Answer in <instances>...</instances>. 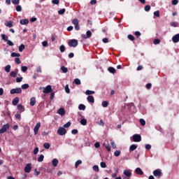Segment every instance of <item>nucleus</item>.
<instances>
[{
    "instance_id": "obj_62",
    "label": "nucleus",
    "mask_w": 179,
    "mask_h": 179,
    "mask_svg": "<svg viewBox=\"0 0 179 179\" xmlns=\"http://www.w3.org/2000/svg\"><path fill=\"white\" fill-rule=\"evenodd\" d=\"M54 97H55V93H54V92L52 91L50 92V99L52 100Z\"/></svg>"
},
{
    "instance_id": "obj_36",
    "label": "nucleus",
    "mask_w": 179,
    "mask_h": 179,
    "mask_svg": "<svg viewBox=\"0 0 179 179\" xmlns=\"http://www.w3.org/2000/svg\"><path fill=\"white\" fill-rule=\"evenodd\" d=\"M61 69H62L63 73H66V72H68V68H66V67H65L64 66H62L61 67Z\"/></svg>"
},
{
    "instance_id": "obj_59",
    "label": "nucleus",
    "mask_w": 179,
    "mask_h": 179,
    "mask_svg": "<svg viewBox=\"0 0 179 179\" xmlns=\"http://www.w3.org/2000/svg\"><path fill=\"white\" fill-rule=\"evenodd\" d=\"M7 44H8V45H10V47H13V45H14V43H13V42H12L11 41H7Z\"/></svg>"
},
{
    "instance_id": "obj_11",
    "label": "nucleus",
    "mask_w": 179,
    "mask_h": 179,
    "mask_svg": "<svg viewBox=\"0 0 179 179\" xmlns=\"http://www.w3.org/2000/svg\"><path fill=\"white\" fill-rule=\"evenodd\" d=\"M90 37H92V31H87V32H86V34H83L82 35V38H90Z\"/></svg>"
},
{
    "instance_id": "obj_57",
    "label": "nucleus",
    "mask_w": 179,
    "mask_h": 179,
    "mask_svg": "<svg viewBox=\"0 0 179 179\" xmlns=\"http://www.w3.org/2000/svg\"><path fill=\"white\" fill-rule=\"evenodd\" d=\"M22 89L26 90L29 89V84H24L22 85Z\"/></svg>"
},
{
    "instance_id": "obj_13",
    "label": "nucleus",
    "mask_w": 179,
    "mask_h": 179,
    "mask_svg": "<svg viewBox=\"0 0 179 179\" xmlns=\"http://www.w3.org/2000/svg\"><path fill=\"white\" fill-rule=\"evenodd\" d=\"M173 43H178L179 41V34H176L172 37Z\"/></svg>"
},
{
    "instance_id": "obj_12",
    "label": "nucleus",
    "mask_w": 179,
    "mask_h": 179,
    "mask_svg": "<svg viewBox=\"0 0 179 179\" xmlns=\"http://www.w3.org/2000/svg\"><path fill=\"white\" fill-rule=\"evenodd\" d=\"M17 108L18 111H20V113H24V111L26 110L24 106H23V105H22L20 103L17 105Z\"/></svg>"
},
{
    "instance_id": "obj_24",
    "label": "nucleus",
    "mask_w": 179,
    "mask_h": 179,
    "mask_svg": "<svg viewBox=\"0 0 179 179\" xmlns=\"http://www.w3.org/2000/svg\"><path fill=\"white\" fill-rule=\"evenodd\" d=\"M25 48V46L24 44H21L20 46H19V48H18V50L20 52H23V50H24Z\"/></svg>"
},
{
    "instance_id": "obj_47",
    "label": "nucleus",
    "mask_w": 179,
    "mask_h": 179,
    "mask_svg": "<svg viewBox=\"0 0 179 179\" xmlns=\"http://www.w3.org/2000/svg\"><path fill=\"white\" fill-rule=\"evenodd\" d=\"M100 165L102 169H106V167H107V164L104 162H101Z\"/></svg>"
},
{
    "instance_id": "obj_53",
    "label": "nucleus",
    "mask_w": 179,
    "mask_h": 179,
    "mask_svg": "<svg viewBox=\"0 0 179 179\" xmlns=\"http://www.w3.org/2000/svg\"><path fill=\"white\" fill-rule=\"evenodd\" d=\"M146 89H148V90H150V89H152V83H148L145 85Z\"/></svg>"
},
{
    "instance_id": "obj_15",
    "label": "nucleus",
    "mask_w": 179,
    "mask_h": 179,
    "mask_svg": "<svg viewBox=\"0 0 179 179\" xmlns=\"http://www.w3.org/2000/svg\"><path fill=\"white\" fill-rule=\"evenodd\" d=\"M17 72H19V70L17 69H15V71H11L10 76H11V78H16V76H17Z\"/></svg>"
},
{
    "instance_id": "obj_23",
    "label": "nucleus",
    "mask_w": 179,
    "mask_h": 179,
    "mask_svg": "<svg viewBox=\"0 0 179 179\" xmlns=\"http://www.w3.org/2000/svg\"><path fill=\"white\" fill-rule=\"evenodd\" d=\"M5 26L7 27H13V21H9L6 24H5Z\"/></svg>"
},
{
    "instance_id": "obj_6",
    "label": "nucleus",
    "mask_w": 179,
    "mask_h": 179,
    "mask_svg": "<svg viewBox=\"0 0 179 179\" xmlns=\"http://www.w3.org/2000/svg\"><path fill=\"white\" fill-rule=\"evenodd\" d=\"M10 94H20V93H22V88H15L12 89L10 91Z\"/></svg>"
},
{
    "instance_id": "obj_61",
    "label": "nucleus",
    "mask_w": 179,
    "mask_h": 179,
    "mask_svg": "<svg viewBox=\"0 0 179 179\" xmlns=\"http://www.w3.org/2000/svg\"><path fill=\"white\" fill-rule=\"evenodd\" d=\"M154 16H157V17H159L160 16V13L159 12V10L154 12Z\"/></svg>"
},
{
    "instance_id": "obj_38",
    "label": "nucleus",
    "mask_w": 179,
    "mask_h": 179,
    "mask_svg": "<svg viewBox=\"0 0 179 179\" xmlns=\"http://www.w3.org/2000/svg\"><path fill=\"white\" fill-rule=\"evenodd\" d=\"M102 107H108V102L107 101H103L101 103Z\"/></svg>"
},
{
    "instance_id": "obj_26",
    "label": "nucleus",
    "mask_w": 179,
    "mask_h": 179,
    "mask_svg": "<svg viewBox=\"0 0 179 179\" xmlns=\"http://www.w3.org/2000/svg\"><path fill=\"white\" fill-rule=\"evenodd\" d=\"M108 71L110 73H115V69L114 67H108Z\"/></svg>"
},
{
    "instance_id": "obj_52",
    "label": "nucleus",
    "mask_w": 179,
    "mask_h": 179,
    "mask_svg": "<svg viewBox=\"0 0 179 179\" xmlns=\"http://www.w3.org/2000/svg\"><path fill=\"white\" fill-rule=\"evenodd\" d=\"M140 124L141 125L144 126V125H146V122L143 119H140Z\"/></svg>"
},
{
    "instance_id": "obj_44",
    "label": "nucleus",
    "mask_w": 179,
    "mask_h": 179,
    "mask_svg": "<svg viewBox=\"0 0 179 179\" xmlns=\"http://www.w3.org/2000/svg\"><path fill=\"white\" fill-rule=\"evenodd\" d=\"M103 146H105V148L108 150V152H111V148L110 147V145L103 144Z\"/></svg>"
},
{
    "instance_id": "obj_63",
    "label": "nucleus",
    "mask_w": 179,
    "mask_h": 179,
    "mask_svg": "<svg viewBox=\"0 0 179 179\" xmlns=\"http://www.w3.org/2000/svg\"><path fill=\"white\" fill-rule=\"evenodd\" d=\"M145 149L147 150H150V149H152V145H150V144L145 145Z\"/></svg>"
},
{
    "instance_id": "obj_49",
    "label": "nucleus",
    "mask_w": 179,
    "mask_h": 179,
    "mask_svg": "<svg viewBox=\"0 0 179 179\" xmlns=\"http://www.w3.org/2000/svg\"><path fill=\"white\" fill-rule=\"evenodd\" d=\"M93 170H94V171H96V173H99V166H97V165H94V166H93Z\"/></svg>"
},
{
    "instance_id": "obj_58",
    "label": "nucleus",
    "mask_w": 179,
    "mask_h": 179,
    "mask_svg": "<svg viewBox=\"0 0 179 179\" xmlns=\"http://www.w3.org/2000/svg\"><path fill=\"white\" fill-rule=\"evenodd\" d=\"M15 62H16V64H21V61H20V59L19 57H16L15 59Z\"/></svg>"
},
{
    "instance_id": "obj_21",
    "label": "nucleus",
    "mask_w": 179,
    "mask_h": 179,
    "mask_svg": "<svg viewBox=\"0 0 179 179\" xmlns=\"http://www.w3.org/2000/svg\"><path fill=\"white\" fill-rule=\"evenodd\" d=\"M136 174H138V176H143V171L141 168H136Z\"/></svg>"
},
{
    "instance_id": "obj_29",
    "label": "nucleus",
    "mask_w": 179,
    "mask_h": 179,
    "mask_svg": "<svg viewBox=\"0 0 179 179\" xmlns=\"http://www.w3.org/2000/svg\"><path fill=\"white\" fill-rule=\"evenodd\" d=\"M1 36L2 40H3L4 41L7 42V41H8L9 38L6 35L3 34Z\"/></svg>"
},
{
    "instance_id": "obj_27",
    "label": "nucleus",
    "mask_w": 179,
    "mask_h": 179,
    "mask_svg": "<svg viewBox=\"0 0 179 179\" xmlns=\"http://www.w3.org/2000/svg\"><path fill=\"white\" fill-rule=\"evenodd\" d=\"M80 123L81 125H87V120L86 119H81Z\"/></svg>"
},
{
    "instance_id": "obj_34",
    "label": "nucleus",
    "mask_w": 179,
    "mask_h": 179,
    "mask_svg": "<svg viewBox=\"0 0 179 179\" xmlns=\"http://www.w3.org/2000/svg\"><path fill=\"white\" fill-rule=\"evenodd\" d=\"M13 5H19L20 3V0H11Z\"/></svg>"
},
{
    "instance_id": "obj_9",
    "label": "nucleus",
    "mask_w": 179,
    "mask_h": 179,
    "mask_svg": "<svg viewBox=\"0 0 179 179\" xmlns=\"http://www.w3.org/2000/svg\"><path fill=\"white\" fill-rule=\"evenodd\" d=\"M153 174L155 177H158L159 178V177H162V170L156 169L153 171Z\"/></svg>"
},
{
    "instance_id": "obj_32",
    "label": "nucleus",
    "mask_w": 179,
    "mask_h": 179,
    "mask_svg": "<svg viewBox=\"0 0 179 179\" xmlns=\"http://www.w3.org/2000/svg\"><path fill=\"white\" fill-rule=\"evenodd\" d=\"M44 160V155H41L39 156V157L38 158V162L39 163H41V162H43Z\"/></svg>"
},
{
    "instance_id": "obj_35",
    "label": "nucleus",
    "mask_w": 179,
    "mask_h": 179,
    "mask_svg": "<svg viewBox=\"0 0 179 179\" xmlns=\"http://www.w3.org/2000/svg\"><path fill=\"white\" fill-rule=\"evenodd\" d=\"M65 92H66V93H67V94L71 93V90L69 89V85H66L65 86Z\"/></svg>"
},
{
    "instance_id": "obj_4",
    "label": "nucleus",
    "mask_w": 179,
    "mask_h": 179,
    "mask_svg": "<svg viewBox=\"0 0 179 179\" xmlns=\"http://www.w3.org/2000/svg\"><path fill=\"white\" fill-rule=\"evenodd\" d=\"M9 128H10L9 123L3 125V127L0 129V134H5V132L9 129Z\"/></svg>"
},
{
    "instance_id": "obj_60",
    "label": "nucleus",
    "mask_w": 179,
    "mask_h": 179,
    "mask_svg": "<svg viewBox=\"0 0 179 179\" xmlns=\"http://www.w3.org/2000/svg\"><path fill=\"white\" fill-rule=\"evenodd\" d=\"M52 3L54 5H58L59 3V0H52Z\"/></svg>"
},
{
    "instance_id": "obj_19",
    "label": "nucleus",
    "mask_w": 179,
    "mask_h": 179,
    "mask_svg": "<svg viewBox=\"0 0 179 179\" xmlns=\"http://www.w3.org/2000/svg\"><path fill=\"white\" fill-rule=\"evenodd\" d=\"M58 163H59V162L56 158L53 159L52 161V164L54 167H57V166H58Z\"/></svg>"
},
{
    "instance_id": "obj_56",
    "label": "nucleus",
    "mask_w": 179,
    "mask_h": 179,
    "mask_svg": "<svg viewBox=\"0 0 179 179\" xmlns=\"http://www.w3.org/2000/svg\"><path fill=\"white\" fill-rule=\"evenodd\" d=\"M15 117L17 120H22V116L19 113L15 114Z\"/></svg>"
},
{
    "instance_id": "obj_39",
    "label": "nucleus",
    "mask_w": 179,
    "mask_h": 179,
    "mask_svg": "<svg viewBox=\"0 0 179 179\" xmlns=\"http://www.w3.org/2000/svg\"><path fill=\"white\" fill-rule=\"evenodd\" d=\"M27 69H28V68H27V66H21V71H22V72H27Z\"/></svg>"
},
{
    "instance_id": "obj_55",
    "label": "nucleus",
    "mask_w": 179,
    "mask_h": 179,
    "mask_svg": "<svg viewBox=\"0 0 179 179\" xmlns=\"http://www.w3.org/2000/svg\"><path fill=\"white\" fill-rule=\"evenodd\" d=\"M74 83H76V85H80V80H79V78H76L74 80Z\"/></svg>"
},
{
    "instance_id": "obj_20",
    "label": "nucleus",
    "mask_w": 179,
    "mask_h": 179,
    "mask_svg": "<svg viewBox=\"0 0 179 179\" xmlns=\"http://www.w3.org/2000/svg\"><path fill=\"white\" fill-rule=\"evenodd\" d=\"M18 103H19V97H15L12 101L13 106H17Z\"/></svg>"
},
{
    "instance_id": "obj_16",
    "label": "nucleus",
    "mask_w": 179,
    "mask_h": 179,
    "mask_svg": "<svg viewBox=\"0 0 179 179\" xmlns=\"http://www.w3.org/2000/svg\"><path fill=\"white\" fill-rule=\"evenodd\" d=\"M87 100L89 103H94V97L92 95H89L87 97Z\"/></svg>"
},
{
    "instance_id": "obj_46",
    "label": "nucleus",
    "mask_w": 179,
    "mask_h": 179,
    "mask_svg": "<svg viewBox=\"0 0 179 179\" xmlns=\"http://www.w3.org/2000/svg\"><path fill=\"white\" fill-rule=\"evenodd\" d=\"M5 71H6V72H10V65L8 64V65L5 67Z\"/></svg>"
},
{
    "instance_id": "obj_14",
    "label": "nucleus",
    "mask_w": 179,
    "mask_h": 179,
    "mask_svg": "<svg viewBox=\"0 0 179 179\" xmlns=\"http://www.w3.org/2000/svg\"><path fill=\"white\" fill-rule=\"evenodd\" d=\"M36 103H37V101L36 100V97L33 96L30 99V106L33 107L34 106H36Z\"/></svg>"
},
{
    "instance_id": "obj_17",
    "label": "nucleus",
    "mask_w": 179,
    "mask_h": 179,
    "mask_svg": "<svg viewBox=\"0 0 179 179\" xmlns=\"http://www.w3.org/2000/svg\"><path fill=\"white\" fill-rule=\"evenodd\" d=\"M57 114H59V115H65V109H64V108H60L57 110Z\"/></svg>"
},
{
    "instance_id": "obj_37",
    "label": "nucleus",
    "mask_w": 179,
    "mask_h": 179,
    "mask_svg": "<svg viewBox=\"0 0 179 179\" xmlns=\"http://www.w3.org/2000/svg\"><path fill=\"white\" fill-rule=\"evenodd\" d=\"M60 52H65V45H62L59 47Z\"/></svg>"
},
{
    "instance_id": "obj_54",
    "label": "nucleus",
    "mask_w": 179,
    "mask_h": 179,
    "mask_svg": "<svg viewBox=\"0 0 179 179\" xmlns=\"http://www.w3.org/2000/svg\"><path fill=\"white\" fill-rule=\"evenodd\" d=\"M144 9L145 10V12H149V10H150V6L147 5L144 7Z\"/></svg>"
},
{
    "instance_id": "obj_64",
    "label": "nucleus",
    "mask_w": 179,
    "mask_h": 179,
    "mask_svg": "<svg viewBox=\"0 0 179 179\" xmlns=\"http://www.w3.org/2000/svg\"><path fill=\"white\" fill-rule=\"evenodd\" d=\"M71 134H73V135H76V134H78V129H73L72 131H71Z\"/></svg>"
},
{
    "instance_id": "obj_7",
    "label": "nucleus",
    "mask_w": 179,
    "mask_h": 179,
    "mask_svg": "<svg viewBox=\"0 0 179 179\" xmlns=\"http://www.w3.org/2000/svg\"><path fill=\"white\" fill-rule=\"evenodd\" d=\"M123 174H124V176H125V177H127V179L131 178V177L132 176V173L131 172V170H129V169L124 170L123 171Z\"/></svg>"
},
{
    "instance_id": "obj_41",
    "label": "nucleus",
    "mask_w": 179,
    "mask_h": 179,
    "mask_svg": "<svg viewBox=\"0 0 179 179\" xmlns=\"http://www.w3.org/2000/svg\"><path fill=\"white\" fill-rule=\"evenodd\" d=\"M11 57L13 58H15V57H20V53L13 52L11 53Z\"/></svg>"
},
{
    "instance_id": "obj_10",
    "label": "nucleus",
    "mask_w": 179,
    "mask_h": 179,
    "mask_svg": "<svg viewBox=\"0 0 179 179\" xmlns=\"http://www.w3.org/2000/svg\"><path fill=\"white\" fill-rule=\"evenodd\" d=\"M25 173H30L31 171V164H27L24 168Z\"/></svg>"
},
{
    "instance_id": "obj_5",
    "label": "nucleus",
    "mask_w": 179,
    "mask_h": 179,
    "mask_svg": "<svg viewBox=\"0 0 179 179\" xmlns=\"http://www.w3.org/2000/svg\"><path fill=\"white\" fill-rule=\"evenodd\" d=\"M132 139L134 142H141V141H142V137L140 134H134L132 136Z\"/></svg>"
},
{
    "instance_id": "obj_28",
    "label": "nucleus",
    "mask_w": 179,
    "mask_h": 179,
    "mask_svg": "<svg viewBox=\"0 0 179 179\" xmlns=\"http://www.w3.org/2000/svg\"><path fill=\"white\" fill-rule=\"evenodd\" d=\"M85 94H87V96H90V94H94V91L87 90L85 92Z\"/></svg>"
},
{
    "instance_id": "obj_50",
    "label": "nucleus",
    "mask_w": 179,
    "mask_h": 179,
    "mask_svg": "<svg viewBox=\"0 0 179 179\" xmlns=\"http://www.w3.org/2000/svg\"><path fill=\"white\" fill-rule=\"evenodd\" d=\"M72 123L71 122H68L66 124H64V128H69Z\"/></svg>"
},
{
    "instance_id": "obj_31",
    "label": "nucleus",
    "mask_w": 179,
    "mask_h": 179,
    "mask_svg": "<svg viewBox=\"0 0 179 179\" xmlns=\"http://www.w3.org/2000/svg\"><path fill=\"white\" fill-rule=\"evenodd\" d=\"M80 164H82V160L78 159L75 164L76 169H78Z\"/></svg>"
},
{
    "instance_id": "obj_40",
    "label": "nucleus",
    "mask_w": 179,
    "mask_h": 179,
    "mask_svg": "<svg viewBox=\"0 0 179 179\" xmlns=\"http://www.w3.org/2000/svg\"><path fill=\"white\" fill-rule=\"evenodd\" d=\"M171 26H172V27H178V22H171Z\"/></svg>"
},
{
    "instance_id": "obj_8",
    "label": "nucleus",
    "mask_w": 179,
    "mask_h": 179,
    "mask_svg": "<svg viewBox=\"0 0 179 179\" xmlns=\"http://www.w3.org/2000/svg\"><path fill=\"white\" fill-rule=\"evenodd\" d=\"M40 127H41V123L38 122L34 128V132L35 134V135H37V134H38V129H40Z\"/></svg>"
},
{
    "instance_id": "obj_25",
    "label": "nucleus",
    "mask_w": 179,
    "mask_h": 179,
    "mask_svg": "<svg viewBox=\"0 0 179 179\" xmlns=\"http://www.w3.org/2000/svg\"><path fill=\"white\" fill-rule=\"evenodd\" d=\"M78 110H82L85 111V110H86V106H85L84 104H80L78 106Z\"/></svg>"
},
{
    "instance_id": "obj_43",
    "label": "nucleus",
    "mask_w": 179,
    "mask_h": 179,
    "mask_svg": "<svg viewBox=\"0 0 179 179\" xmlns=\"http://www.w3.org/2000/svg\"><path fill=\"white\" fill-rule=\"evenodd\" d=\"M127 38H129V40H130L131 41H134V40H135V37H134L133 35L129 34Z\"/></svg>"
},
{
    "instance_id": "obj_42",
    "label": "nucleus",
    "mask_w": 179,
    "mask_h": 179,
    "mask_svg": "<svg viewBox=\"0 0 179 179\" xmlns=\"http://www.w3.org/2000/svg\"><path fill=\"white\" fill-rule=\"evenodd\" d=\"M15 9L17 12H22V6L17 4Z\"/></svg>"
},
{
    "instance_id": "obj_51",
    "label": "nucleus",
    "mask_w": 179,
    "mask_h": 179,
    "mask_svg": "<svg viewBox=\"0 0 179 179\" xmlns=\"http://www.w3.org/2000/svg\"><path fill=\"white\" fill-rule=\"evenodd\" d=\"M22 80H23V77H17V78H16V83H20V82H22Z\"/></svg>"
},
{
    "instance_id": "obj_2",
    "label": "nucleus",
    "mask_w": 179,
    "mask_h": 179,
    "mask_svg": "<svg viewBox=\"0 0 179 179\" xmlns=\"http://www.w3.org/2000/svg\"><path fill=\"white\" fill-rule=\"evenodd\" d=\"M57 134L58 135H60V136H64V135L66 134V129L64 127H59Z\"/></svg>"
},
{
    "instance_id": "obj_33",
    "label": "nucleus",
    "mask_w": 179,
    "mask_h": 179,
    "mask_svg": "<svg viewBox=\"0 0 179 179\" xmlns=\"http://www.w3.org/2000/svg\"><path fill=\"white\" fill-rule=\"evenodd\" d=\"M120 155H121V150H118L115 151L114 156H115L116 157H118Z\"/></svg>"
},
{
    "instance_id": "obj_45",
    "label": "nucleus",
    "mask_w": 179,
    "mask_h": 179,
    "mask_svg": "<svg viewBox=\"0 0 179 179\" xmlns=\"http://www.w3.org/2000/svg\"><path fill=\"white\" fill-rule=\"evenodd\" d=\"M50 146H51L48 143H45L43 144V148H45V149H50Z\"/></svg>"
},
{
    "instance_id": "obj_22",
    "label": "nucleus",
    "mask_w": 179,
    "mask_h": 179,
    "mask_svg": "<svg viewBox=\"0 0 179 179\" xmlns=\"http://www.w3.org/2000/svg\"><path fill=\"white\" fill-rule=\"evenodd\" d=\"M20 24H29V20L27 19H22L20 21Z\"/></svg>"
},
{
    "instance_id": "obj_30",
    "label": "nucleus",
    "mask_w": 179,
    "mask_h": 179,
    "mask_svg": "<svg viewBox=\"0 0 179 179\" xmlns=\"http://www.w3.org/2000/svg\"><path fill=\"white\" fill-rule=\"evenodd\" d=\"M72 23H73V24H74V26H76V25L79 24V20L75 18L72 20Z\"/></svg>"
},
{
    "instance_id": "obj_3",
    "label": "nucleus",
    "mask_w": 179,
    "mask_h": 179,
    "mask_svg": "<svg viewBox=\"0 0 179 179\" xmlns=\"http://www.w3.org/2000/svg\"><path fill=\"white\" fill-rule=\"evenodd\" d=\"M43 93H44V94H48V93H51V92H52V88L51 87V85H48L45 87H43Z\"/></svg>"
},
{
    "instance_id": "obj_48",
    "label": "nucleus",
    "mask_w": 179,
    "mask_h": 179,
    "mask_svg": "<svg viewBox=\"0 0 179 179\" xmlns=\"http://www.w3.org/2000/svg\"><path fill=\"white\" fill-rule=\"evenodd\" d=\"M65 12H66L65 8H63V9L59 10L58 11V14H59V15H64V13H65Z\"/></svg>"
},
{
    "instance_id": "obj_1",
    "label": "nucleus",
    "mask_w": 179,
    "mask_h": 179,
    "mask_svg": "<svg viewBox=\"0 0 179 179\" xmlns=\"http://www.w3.org/2000/svg\"><path fill=\"white\" fill-rule=\"evenodd\" d=\"M69 47H73V48H75L76 47H78V40L76 39H71L70 41H69Z\"/></svg>"
},
{
    "instance_id": "obj_18",
    "label": "nucleus",
    "mask_w": 179,
    "mask_h": 179,
    "mask_svg": "<svg viewBox=\"0 0 179 179\" xmlns=\"http://www.w3.org/2000/svg\"><path fill=\"white\" fill-rule=\"evenodd\" d=\"M136 149H138V145L132 144L130 145L129 152H134V150H136Z\"/></svg>"
}]
</instances>
